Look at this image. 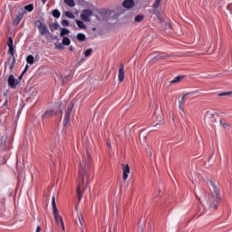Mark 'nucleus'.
<instances>
[{
  "label": "nucleus",
  "instance_id": "obj_40",
  "mask_svg": "<svg viewBox=\"0 0 232 232\" xmlns=\"http://www.w3.org/2000/svg\"><path fill=\"white\" fill-rule=\"evenodd\" d=\"M36 232H41V227H36Z\"/></svg>",
  "mask_w": 232,
  "mask_h": 232
},
{
  "label": "nucleus",
  "instance_id": "obj_28",
  "mask_svg": "<svg viewBox=\"0 0 232 232\" xmlns=\"http://www.w3.org/2000/svg\"><path fill=\"white\" fill-rule=\"evenodd\" d=\"M53 16H54L56 19H59V17H61V12H59L57 9H54L53 11Z\"/></svg>",
  "mask_w": 232,
  "mask_h": 232
},
{
  "label": "nucleus",
  "instance_id": "obj_36",
  "mask_svg": "<svg viewBox=\"0 0 232 232\" xmlns=\"http://www.w3.org/2000/svg\"><path fill=\"white\" fill-rule=\"evenodd\" d=\"M219 97H224V95H231V92H221L218 94Z\"/></svg>",
  "mask_w": 232,
  "mask_h": 232
},
{
  "label": "nucleus",
  "instance_id": "obj_32",
  "mask_svg": "<svg viewBox=\"0 0 232 232\" xmlns=\"http://www.w3.org/2000/svg\"><path fill=\"white\" fill-rule=\"evenodd\" d=\"M8 53H10V55H11L12 57H15V56H14V45L11 46V47H9Z\"/></svg>",
  "mask_w": 232,
  "mask_h": 232
},
{
  "label": "nucleus",
  "instance_id": "obj_17",
  "mask_svg": "<svg viewBox=\"0 0 232 232\" xmlns=\"http://www.w3.org/2000/svg\"><path fill=\"white\" fill-rule=\"evenodd\" d=\"M62 43H63V46H70L72 41L70 40V38L63 36Z\"/></svg>",
  "mask_w": 232,
  "mask_h": 232
},
{
  "label": "nucleus",
  "instance_id": "obj_19",
  "mask_svg": "<svg viewBox=\"0 0 232 232\" xmlns=\"http://www.w3.org/2000/svg\"><path fill=\"white\" fill-rule=\"evenodd\" d=\"M144 21V14H138L134 18V23H142Z\"/></svg>",
  "mask_w": 232,
  "mask_h": 232
},
{
  "label": "nucleus",
  "instance_id": "obj_22",
  "mask_svg": "<svg viewBox=\"0 0 232 232\" xmlns=\"http://www.w3.org/2000/svg\"><path fill=\"white\" fill-rule=\"evenodd\" d=\"M75 23H76V24L79 28H82V30H85L86 25L84 24V22H82L81 20H76Z\"/></svg>",
  "mask_w": 232,
  "mask_h": 232
},
{
  "label": "nucleus",
  "instance_id": "obj_48",
  "mask_svg": "<svg viewBox=\"0 0 232 232\" xmlns=\"http://www.w3.org/2000/svg\"><path fill=\"white\" fill-rule=\"evenodd\" d=\"M55 39H57V36H55Z\"/></svg>",
  "mask_w": 232,
  "mask_h": 232
},
{
  "label": "nucleus",
  "instance_id": "obj_26",
  "mask_svg": "<svg viewBox=\"0 0 232 232\" xmlns=\"http://www.w3.org/2000/svg\"><path fill=\"white\" fill-rule=\"evenodd\" d=\"M182 79H184V76H176L170 82L175 84V82H180Z\"/></svg>",
  "mask_w": 232,
  "mask_h": 232
},
{
  "label": "nucleus",
  "instance_id": "obj_31",
  "mask_svg": "<svg viewBox=\"0 0 232 232\" xmlns=\"http://www.w3.org/2000/svg\"><path fill=\"white\" fill-rule=\"evenodd\" d=\"M7 46L8 48L14 46V39L12 38V36L8 37Z\"/></svg>",
  "mask_w": 232,
  "mask_h": 232
},
{
  "label": "nucleus",
  "instance_id": "obj_42",
  "mask_svg": "<svg viewBox=\"0 0 232 232\" xmlns=\"http://www.w3.org/2000/svg\"><path fill=\"white\" fill-rule=\"evenodd\" d=\"M69 50H70L71 52H73V46L71 45V46L69 47Z\"/></svg>",
  "mask_w": 232,
  "mask_h": 232
},
{
  "label": "nucleus",
  "instance_id": "obj_30",
  "mask_svg": "<svg viewBox=\"0 0 232 232\" xmlns=\"http://www.w3.org/2000/svg\"><path fill=\"white\" fill-rule=\"evenodd\" d=\"M92 53H93V49H92V48L87 49V50L84 52V57H90V55H92Z\"/></svg>",
  "mask_w": 232,
  "mask_h": 232
},
{
  "label": "nucleus",
  "instance_id": "obj_47",
  "mask_svg": "<svg viewBox=\"0 0 232 232\" xmlns=\"http://www.w3.org/2000/svg\"><path fill=\"white\" fill-rule=\"evenodd\" d=\"M92 30L95 32V28H92Z\"/></svg>",
  "mask_w": 232,
  "mask_h": 232
},
{
  "label": "nucleus",
  "instance_id": "obj_7",
  "mask_svg": "<svg viewBox=\"0 0 232 232\" xmlns=\"http://www.w3.org/2000/svg\"><path fill=\"white\" fill-rule=\"evenodd\" d=\"M7 84L9 88H12L13 90H15L16 86L19 84V81L15 79L14 74L9 75L7 80Z\"/></svg>",
  "mask_w": 232,
  "mask_h": 232
},
{
  "label": "nucleus",
  "instance_id": "obj_2",
  "mask_svg": "<svg viewBox=\"0 0 232 232\" xmlns=\"http://www.w3.org/2000/svg\"><path fill=\"white\" fill-rule=\"evenodd\" d=\"M208 184L211 185L214 194H212L208 197L207 204H208L209 209H217V208H218V204H220V202L222 200L220 198V190L217 188V186L215 185V183L213 181L208 180Z\"/></svg>",
  "mask_w": 232,
  "mask_h": 232
},
{
  "label": "nucleus",
  "instance_id": "obj_38",
  "mask_svg": "<svg viewBox=\"0 0 232 232\" xmlns=\"http://www.w3.org/2000/svg\"><path fill=\"white\" fill-rule=\"evenodd\" d=\"M59 220L61 222L63 229H64V221H63V217H59Z\"/></svg>",
  "mask_w": 232,
  "mask_h": 232
},
{
  "label": "nucleus",
  "instance_id": "obj_8",
  "mask_svg": "<svg viewBox=\"0 0 232 232\" xmlns=\"http://www.w3.org/2000/svg\"><path fill=\"white\" fill-rule=\"evenodd\" d=\"M25 14H26V12H24V9L21 8L20 13L14 18L13 24H14V26H17V24H19L21 23V21H23V17H24Z\"/></svg>",
  "mask_w": 232,
  "mask_h": 232
},
{
  "label": "nucleus",
  "instance_id": "obj_37",
  "mask_svg": "<svg viewBox=\"0 0 232 232\" xmlns=\"http://www.w3.org/2000/svg\"><path fill=\"white\" fill-rule=\"evenodd\" d=\"M29 68H30V66L28 64H26L24 70L22 72V75H24V73H26V72H28Z\"/></svg>",
  "mask_w": 232,
  "mask_h": 232
},
{
  "label": "nucleus",
  "instance_id": "obj_11",
  "mask_svg": "<svg viewBox=\"0 0 232 232\" xmlns=\"http://www.w3.org/2000/svg\"><path fill=\"white\" fill-rule=\"evenodd\" d=\"M118 77H119V82H123L124 77H125V71H124V65L123 64H121L120 66L119 76Z\"/></svg>",
  "mask_w": 232,
  "mask_h": 232
},
{
  "label": "nucleus",
  "instance_id": "obj_33",
  "mask_svg": "<svg viewBox=\"0 0 232 232\" xmlns=\"http://www.w3.org/2000/svg\"><path fill=\"white\" fill-rule=\"evenodd\" d=\"M160 5V0H155L153 8H159Z\"/></svg>",
  "mask_w": 232,
  "mask_h": 232
},
{
  "label": "nucleus",
  "instance_id": "obj_43",
  "mask_svg": "<svg viewBox=\"0 0 232 232\" xmlns=\"http://www.w3.org/2000/svg\"><path fill=\"white\" fill-rule=\"evenodd\" d=\"M46 1H47V0H42V2H43L44 5H46Z\"/></svg>",
  "mask_w": 232,
  "mask_h": 232
},
{
  "label": "nucleus",
  "instance_id": "obj_41",
  "mask_svg": "<svg viewBox=\"0 0 232 232\" xmlns=\"http://www.w3.org/2000/svg\"><path fill=\"white\" fill-rule=\"evenodd\" d=\"M107 146H108L109 148H111V143L110 141H108V142H107Z\"/></svg>",
  "mask_w": 232,
  "mask_h": 232
},
{
  "label": "nucleus",
  "instance_id": "obj_34",
  "mask_svg": "<svg viewBox=\"0 0 232 232\" xmlns=\"http://www.w3.org/2000/svg\"><path fill=\"white\" fill-rule=\"evenodd\" d=\"M61 24L63 26H69L70 23L68 22V20H62Z\"/></svg>",
  "mask_w": 232,
  "mask_h": 232
},
{
  "label": "nucleus",
  "instance_id": "obj_27",
  "mask_svg": "<svg viewBox=\"0 0 232 232\" xmlns=\"http://www.w3.org/2000/svg\"><path fill=\"white\" fill-rule=\"evenodd\" d=\"M64 3L71 8H73V6H75V2L73 0H64Z\"/></svg>",
  "mask_w": 232,
  "mask_h": 232
},
{
  "label": "nucleus",
  "instance_id": "obj_46",
  "mask_svg": "<svg viewBox=\"0 0 232 232\" xmlns=\"http://www.w3.org/2000/svg\"><path fill=\"white\" fill-rule=\"evenodd\" d=\"M196 197H197V198H198V200H200V198L196 194Z\"/></svg>",
  "mask_w": 232,
  "mask_h": 232
},
{
  "label": "nucleus",
  "instance_id": "obj_23",
  "mask_svg": "<svg viewBox=\"0 0 232 232\" xmlns=\"http://www.w3.org/2000/svg\"><path fill=\"white\" fill-rule=\"evenodd\" d=\"M60 35L61 37H64V35H70V31L67 28H62Z\"/></svg>",
  "mask_w": 232,
  "mask_h": 232
},
{
  "label": "nucleus",
  "instance_id": "obj_45",
  "mask_svg": "<svg viewBox=\"0 0 232 232\" xmlns=\"http://www.w3.org/2000/svg\"><path fill=\"white\" fill-rule=\"evenodd\" d=\"M79 222H80L81 226H82V221H81V218H79Z\"/></svg>",
  "mask_w": 232,
  "mask_h": 232
},
{
  "label": "nucleus",
  "instance_id": "obj_1",
  "mask_svg": "<svg viewBox=\"0 0 232 232\" xmlns=\"http://www.w3.org/2000/svg\"><path fill=\"white\" fill-rule=\"evenodd\" d=\"M88 162H90V154H87L85 160H82V162L80 163L81 169L79 170L78 186L76 188L79 202H81V198H82V195L84 194V177L88 175L86 171V164H88Z\"/></svg>",
  "mask_w": 232,
  "mask_h": 232
},
{
  "label": "nucleus",
  "instance_id": "obj_12",
  "mask_svg": "<svg viewBox=\"0 0 232 232\" xmlns=\"http://www.w3.org/2000/svg\"><path fill=\"white\" fill-rule=\"evenodd\" d=\"M124 8H133L135 6V1L133 0H124L122 3Z\"/></svg>",
  "mask_w": 232,
  "mask_h": 232
},
{
  "label": "nucleus",
  "instance_id": "obj_10",
  "mask_svg": "<svg viewBox=\"0 0 232 232\" xmlns=\"http://www.w3.org/2000/svg\"><path fill=\"white\" fill-rule=\"evenodd\" d=\"M189 95H191V92H187L181 97V100H179V110L181 111H184V106H186V99L189 97Z\"/></svg>",
  "mask_w": 232,
  "mask_h": 232
},
{
  "label": "nucleus",
  "instance_id": "obj_16",
  "mask_svg": "<svg viewBox=\"0 0 232 232\" xmlns=\"http://www.w3.org/2000/svg\"><path fill=\"white\" fill-rule=\"evenodd\" d=\"M158 110H159V108H157V109L155 110L154 115H155V117H156L158 122H162V121H164V117L162 116L161 112H160V114L157 115Z\"/></svg>",
  "mask_w": 232,
  "mask_h": 232
},
{
  "label": "nucleus",
  "instance_id": "obj_18",
  "mask_svg": "<svg viewBox=\"0 0 232 232\" xmlns=\"http://www.w3.org/2000/svg\"><path fill=\"white\" fill-rule=\"evenodd\" d=\"M24 12H34V4H29L24 7Z\"/></svg>",
  "mask_w": 232,
  "mask_h": 232
},
{
  "label": "nucleus",
  "instance_id": "obj_3",
  "mask_svg": "<svg viewBox=\"0 0 232 232\" xmlns=\"http://www.w3.org/2000/svg\"><path fill=\"white\" fill-rule=\"evenodd\" d=\"M55 110L52 109L49 111H46L44 114L42 116V119H50V117H55L57 113H63V111H61V103H55Z\"/></svg>",
  "mask_w": 232,
  "mask_h": 232
},
{
  "label": "nucleus",
  "instance_id": "obj_5",
  "mask_svg": "<svg viewBox=\"0 0 232 232\" xmlns=\"http://www.w3.org/2000/svg\"><path fill=\"white\" fill-rule=\"evenodd\" d=\"M34 24L37 26L40 35H46V34H50L48 27L46 24H43L41 20H37Z\"/></svg>",
  "mask_w": 232,
  "mask_h": 232
},
{
  "label": "nucleus",
  "instance_id": "obj_4",
  "mask_svg": "<svg viewBox=\"0 0 232 232\" xmlns=\"http://www.w3.org/2000/svg\"><path fill=\"white\" fill-rule=\"evenodd\" d=\"M73 102H71L69 104V107L67 108V111H65V116L63 119V127L66 128L68 126V123L70 122V117L72 115V111H73Z\"/></svg>",
  "mask_w": 232,
  "mask_h": 232
},
{
  "label": "nucleus",
  "instance_id": "obj_15",
  "mask_svg": "<svg viewBox=\"0 0 232 232\" xmlns=\"http://www.w3.org/2000/svg\"><path fill=\"white\" fill-rule=\"evenodd\" d=\"M213 117H215V111H208L206 113H205V119L207 121H209V119H213Z\"/></svg>",
  "mask_w": 232,
  "mask_h": 232
},
{
  "label": "nucleus",
  "instance_id": "obj_6",
  "mask_svg": "<svg viewBox=\"0 0 232 232\" xmlns=\"http://www.w3.org/2000/svg\"><path fill=\"white\" fill-rule=\"evenodd\" d=\"M93 15L92 9H84L81 14V19L82 21L90 22V16Z\"/></svg>",
  "mask_w": 232,
  "mask_h": 232
},
{
  "label": "nucleus",
  "instance_id": "obj_14",
  "mask_svg": "<svg viewBox=\"0 0 232 232\" xmlns=\"http://www.w3.org/2000/svg\"><path fill=\"white\" fill-rule=\"evenodd\" d=\"M53 213L57 217V204L55 203V196L52 198Z\"/></svg>",
  "mask_w": 232,
  "mask_h": 232
},
{
  "label": "nucleus",
  "instance_id": "obj_44",
  "mask_svg": "<svg viewBox=\"0 0 232 232\" xmlns=\"http://www.w3.org/2000/svg\"><path fill=\"white\" fill-rule=\"evenodd\" d=\"M18 79H19V81H21L23 79V74H21Z\"/></svg>",
  "mask_w": 232,
  "mask_h": 232
},
{
  "label": "nucleus",
  "instance_id": "obj_9",
  "mask_svg": "<svg viewBox=\"0 0 232 232\" xmlns=\"http://www.w3.org/2000/svg\"><path fill=\"white\" fill-rule=\"evenodd\" d=\"M9 65L10 72H14V66H15V57H11L8 59V62L5 63V69L6 70L7 66Z\"/></svg>",
  "mask_w": 232,
  "mask_h": 232
},
{
  "label": "nucleus",
  "instance_id": "obj_13",
  "mask_svg": "<svg viewBox=\"0 0 232 232\" xmlns=\"http://www.w3.org/2000/svg\"><path fill=\"white\" fill-rule=\"evenodd\" d=\"M123 171V180L126 181L128 180V177L130 175V166L127 164L123 167L122 169Z\"/></svg>",
  "mask_w": 232,
  "mask_h": 232
},
{
  "label": "nucleus",
  "instance_id": "obj_21",
  "mask_svg": "<svg viewBox=\"0 0 232 232\" xmlns=\"http://www.w3.org/2000/svg\"><path fill=\"white\" fill-rule=\"evenodd\" d=\"M77 39L81 43H84V41H86V35L82 33H80V34H77Z\"/></svg>",
  "mask_w": 232,
  "mask_h": 232
},
{
  "label": "nucleus",
  "instance_id": "obj_35",
  "mask_svg": "<svg viewBox=\"0 0 232 232\" xmlns=\"http://www.w3.org/2000/svg\"><path fill=\"white\" fill-rule=\"evenodd\" d=\"M53 215H54L55 222H59V220H61V219H59V217H61V216H59V210H57V215H55V214H53Z\"/></svg>",
  "mask_w": 232,
  "mask_h": 232
},
{
  "label": "nucleus",
  "instance_id": "obj_24",
  "mask_svg": "<svg viewBox=\"0 0 232 232\" xmlns=\"http://www.w3.org/2000/svg\"><path fill=\"white\" fill-rule=\"evenodd\" d=\"M35 59L34 58V55L30 54L26 57V63L28 64H34Z\"/></svg>",
  "mask_w": 232,
  "mask_h": 232
},
{
  "label": "nucleus",
  "instance_id": "obj_20",
  "mask_svg": "<svg viewBox=\"0 0 232 232\" xmlns=\"http://www.w3.org/2000/svg\"><path fill=\"white\" fill-rule=\"evenodd\" d=\"M49 28L51 32H55V30H59V24L54 23V24H50Z\"/></svg>",
  "mask_w": 232,
  "mask_h": 232
},
{
  "label": "nucleus",
  "instance_id": "obj_29",
  "mask_svg": "<svg viewBox=\"0 0 232 232\" xmlns=\"http://www.w3.org/2000/svg\"><path fill=\"white\" fill-rule=\"evenodd\" d=\"M65 15L69 18V19H75V14H73V13L70 12V11H66L65 12Z\"/></svg>",
  "mask_w": 232,
  "mask_h": 232
},
{
  "label": "nucleus",
  "instance_id": "obj_39",
  "mask_svg": "<svg viewBox=\"0 0 232 232\" xmlns=\"http://www.w3.org/2000/svg\"><path fill=\"white\" fill-rule=\"evenodd\" d=\"M168 57L169 56H166V55H158V59H168Z\"/></svg>",
  "mask_w": 232,
  "mask_h": 232
},
{
  "label": "nucleus",
  "instance_id": "obj_25",
  "mask_svg": "<svg viewBox=\"0 0 232 232\" xmlns=\"http://www.w3.org/2000/svg\"><path fill=\"white\" fill-rule=\"evenodd\" d=\"M54 46H55L56 50H64V44L63 43L61 44V43L57 42L54 44Z\"/></svg>",
  "mask_w": 232,
  "mask_h": 232
}]
</instances>
